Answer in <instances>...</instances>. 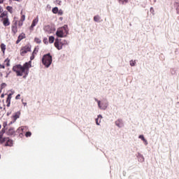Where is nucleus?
<instances>
[{
    "label": "nucleus",
    "mask_w": 179,
    "mask_h": 179,
    "mask_svg": "<svg viewBox=\"0 0 179 179\" xmlns=\"http://www.w3.org/2000/svg\"><path fill=\"white\" fill-rule=\"evenodd\" d=\"M30 68H31V61L25 62L22 66V64H16L13 66V72H15L17 76H23V73H24L23 78L26 79L29 75Z\"/></svg>",
    "instance_id": "f257e3e1"
},
{
    "label": "nucleus",
    "mask_w": 179,
    "mask_h": 179,
    "mask_svg": "<svg viewBox=\"0 0 179 179\" xmlns=\"http://www.w3.org/2000/svg\"><path fill=\"white\" fill-rule=\"evenodd\" d=\"M42 64L45 68H50L51 64H52V56L51 53H47L42 57Z\"/></svg>",
    "instance_id": "f03ea898"
},
{
    "label": "nucleus",
    "mask_w": 179,
    "mask_h": 179,
    "mask_svg": "<svg viewBox=\"0 0 179 179\" xmlns=\"http://www.w3.org/2000/svg\"><path fill=\"white\" fill-rule=\"evenodd\" d=\"M64 45H68V41H62L59 38H56L55 40V47L57 48V50H62V47H64Z\"/></svg>",
    "instance_id": "7ed1b4c3"
},
{
    "label": "nucleus",
    "mask_w": 179,
    "mask_h": 179,
    "mask_svg": "<svg viewBox=\"0 0 179 179\" xmlns=\"http://www.w3.org/2000/svg\"><path fill=\"white\" fill-rule=\"evenodd\" d=\"M30 51H31V45H26L21 48L20 55L24 57V54H27V52H30Z\"/></svg>",
    "instance_id": "20e7f679"
},
{
    "label": "nucleus",
    "mask_w": 179,
    "mask_h": 179,
    "mask_svg": "<svg viewBox=\"0 0 179 179\" xmlns=\"http://www.w3.org/2000/svg\"><path fill=\"white\" fill-rule=\"evenodd\" d=\"M43 30L48 34H51L55 31V27L52 25H46L44 27Z\"/></svg>",
    "instance_id": "39448f33"
},
{
    "label": "nucleus",
    "mask_w": 179,
    "mask_h": 179,
    "mask_svg": "<svg viewBox=\"0 0 179 179\" xmlns=\"http://www.w3.org/2000/svg\"><path fill=\"white\" fill-rule=\"evenodd\" d=\"M98 107L100 108V110H107V108L108 107V101H98Z\"/></svg>",
    "instance_id": "423d86ee"
},
{
    "label": "nucleus",
    "mask_w": 179,
    "mask_h": 179,
    "mask_svg": "<svg viewBox=\"0 0 179 179\" xmlns=\"http://www.w3.org/2000/svg\"><path fill=\"white\" fill-rule=\"evenodd\" d=\"M56 36H57L60 38H63V37H66L68 36V34H66L64 31V30H62V29L59 28V29H57V30L56 31Z\"/></svg>",
    "instance_id": "0eeeda50"
},
{
    "label": "nucleus",
    "mask_w": 179,
    "mask_h": 179,
    "mask_svg": "<svg viewBox=\"0 0 179 179\" xmlns=\"http://www.w3.org/2000/svg\"><path fill=\"white\" fill-rule=\"evenodd\" d=\"M6 143L4 144V146L6 147H9V148H12L13 146V140H12L9 137H6Z\"/></svg>",
    "instance_id": "6e6552de"
},
{
    "label": "nucleus",
    "mask_w": 179,
    "mask_h": 179,
    "mask_svg": "<svg viewBox=\"0 0 179 179\" xmlns=\"http://www.w3.org/2000/svg\"><path fill=\"white\" fill-rule=\"evenodd\" d=\"M115 124L117 128H124V121H122V119H117Z\"/></svg>",
    "instance_id": "1a4fd4ad"
},
{
    "label": "nucleus",
    "mask_w": 179,
    "mask_h": 179,
    "mask_svg": "<svg viewBox=\"0 0 179 179\" xmlns=\"http://www.w3.org/2000/svg\"><path fill=\"white\" fill-rule=\"evenodd\" d=\"M38 23V17L33 20L32 23L29 27V30H33V29H34L35 26H36Z\"/></svg>",
    "instance_id": "9d476101"
},
{
    "label": "nucleus",
    "mask_w": 179,
    "mask_h": 179,
    "mask_svg": "<svg viewBox=\"0 0 179 179\" xmlns=\"http://www.w3.org/2000/svg\"><path fill=\"white\" fill-rule=\"evenodd\" d=\"M12 93L8 94L6 99V103H7V107H10V100H12Z\"/></svg>",
    "instance_id": "9b49d317"
},
{
    "label": "nucleus",
    "mask_w": 179,
    "mask_h": 179,
    "mask_svg": "<svg viewBox=\"0 0 179 179\" xmlns=\"http://www.w3.org/2000/svg\"><path fill=\"white\" fill-rule=\"evenodd\" d=\"M23 38H26V34H24V33H22L18 36L17 40L16 41V44H19V42L22 41Z\"/></svg>",
    "instance_id": "f8f14e48"
},
{
    "label": "nucleus",
    "mask_w": 179,
    "mask_h": 179,
    "mask_svg": "<svg viewBox=\"0 0 179 179\" xmlns=\"http://www.w3.org/2000/svg\"><path fill=\"white\" fill-rule=\"evenodd\" d=\"M15 128L10 127L6 132V134L8 136H12V135H15Z\"/></svg>",
    "instance_id": "ddd939ff"
},
{
    "label": "nucleus",
    "mask_w": 179,
    "mask_h": 179,
    "mask_svg": "<svg viewBox=\"0 0 179 179\" xmlns=\"http://www.w3.org/2000/svg\"><path fill=\"white\" fill-rule=\"evenodd\" d=\"M3 24L6 27L10 24V22H9V18L8 17L3 19Z\"/></svg>",
    "instance_id": "4468645a"
},
{
    "label": "nucleus",
    "mask_w": 179,
    "mask_h": 179,
    "mask_svg": "<svg viewBox=\"0 0 179 179\" xmlns=\"http://www.w3.org/2000/svg\"><path fill=\"white\" fill-rule=\"evenodd\" d=\"M13 118L14 120V122H16V120H17V118H20V111L15 113L13 115Z\"/></svg>",
    "instance_id": "2eb2a0df"
},
{
    "label": "nucleus",
    "mask_w": 179,
    "mask_h": 179,
    "mask_svg": "<svg viewBox=\"0 0 179 179\" xmlns=\"http://www.w3.org/2000/svg\"><path fill=\"white\" fill-rule=\"evenodd\" d=\"M137 157L138 159V162H141V163L145 162V157H143V155L142 154L138 153Z\"/></svg>",
    "instance_id": "dca6fc26"
},
{
    "label": "nucleus",
    "mask_w": 179,
    "mask_h": 179,
    "mask_svg": "<svg viewBox=\"0 0 179 179\" xmlns=\"http://www.w3.org/2000/svg\"><path fill=\"white\" fill-rule=\"evenodd\" d=\"M60 29H62L63 31L65 32L66 34H69V30L68 29V26L66 24L62 27Z\"/></svg>",
    "instance_id": "f3484780"
},
{
    "label": "nucleus",
    "mask_w": 179,
    "mask_h": 179,
    "mask_svg": "<svg viewBox=\"0 0 179 179\" xmlns=\"http://www.w3.org/2000/svg\"><path fill=\"white\" fill-rule=\"evenodd\" d=\"M0 47H1V50L3 54H5V50H6V45H5L4 43H1L0 45Z\"/></svg>",
    "instance_id": "a211bd4d"
},
{
    "label": "nucleus",
    "mask_w": 179,
    "mask_h": 179,
    "mask_svg": "<svg viewBox=\"0 0 179 179\" xmlns=\"http://www.w3.org/2000/svg\"><path fill=\"white\" fill-rule=\"evenodd\" d=\"M5 16H8V11H3V13H1V14L0 15V18L5 19Z\"/></svg>",
    "instance_id": "6ab92c4d"
},
{
    "label": "nucleus",
    "mask_w": 179,
    "mask_h": 179,
    "mask_svg": "<svg viewBox=\"0 0 179 179\" xmlns=\"http://www.w3.org/2000/svg\"><path fill=\"white\" fill-rule=\"evenodd\" d=\"M100 19H101V17H100V15H95L94 17V20L96 22V23H99L100 22Z\"/></svg>",
    "instance_id": "aec40b11"
},
{
    "label": "nucleus",
    "mask_w": 179,
    "mask_h": 179,
    "mask_svg": "<svg viewBox=\"0 0 179 179\" xmlns=\"http://www.w3.org/2000/svg\"><path fill=\"white\" fill-rule=\"evenodd\" d=\"M12 32L13 34H16L17 33V26H12Z\"/></svg>",
    "instance_id": "412c9836"
},
{
    "label": "nucleus",
    "mask_w": 179,
    "mask_h": 179,
    "mask_svg": "<svg viewBox=\"0 0 179 179\" xmlns=\"http://www.w3.org/2000/svg\"><path fill=\"white\" fill-rule=\"evenodd\" d=\"M55 41V38L53 36H49V43L52 44Z\"/></svg>",
    "instance_id": "4be33fe9"
},
{
    "label": "nucleus",
    "mask_w": 179,
    "mask_h": 179,
    "mask_svg": "<svg viewBox=\"0 0 179 179\" xmlns=\"http://www.w3.org/2000/svg\"><path fill=\"white\" fill-rule=\"evenodd\" d=\"M119 3L127 5V3H128V0H119Z\"/></svg>",
    "instance_id": "5701e85b"
},
{
    "label": "nucleus",
    "mask_w": 179,
    "mask_h": 179,
    "mask_svg": "<svg viewBox=\"0 0 179 179\" xmlns=\"http://www.w3.org/2000/svg\"><path fill=\"white\" fill-rule=\"evenodd\" d=\"M6 86H8V85L5 83H2L1 85H0V88H1V90H3V89H5V87H6Z\"/></svg>",
    "instance_id": "b1692460"
},
{
    "label": "nucleus",
    "mask_w": 179,
    "mask_h": 179,
    "mask_svg": "<svg viewBox=\"0 0 179 179\" xmlns=\"http://www.w3.org/2000/svg\"><path fill=\"white\" fill-rule=\"evenodd\" d=\"M58 7H54L52 9V13H55V14H57L58 13Z\"/></svg>",
    "instance_id": "393cba45"
},
{
    "label": "nucleus",
    "mask_w": 179,
    "mask_h": 179,
    "mask_svg": "<svg viewBox=\"0 0 179 179\" xmlns=\"http://www.w3.org/2000/svg\"><path fill=\"white\" fill-rule=\"evenodd\" d=\"M13 8H12V6H8L6 7V10H8V12H9L10 13H12Z\"/></svg>",
    "instance_id": "a878e982"
},
{
    "label": "nucleus",
    "mask_w": 179,
    "mask_h": 179,
    "mask_svg": "<svg viewBox=\"0 0 179 179\" xmlns=\"http://www.w3.org/2000/svg\"><path fill=\"white\" fill-rule=\"evenodd\" d=\"M4 62H7L6 66H10V60L9 59V58L6 59Z\"/></svg>",
    "instance_id": "bb28decb"
},
{
    "label": "nucleus",
    "mask_w": 179,
    "mask_h": 179,
    "mask_svg": "<svg viewBox=\"0 0 179 179\" xmlns=\"http://www.w3.org/2000/svg\"><path fill=\"white\" fill-rule=\"evenodd\" d=\"M129 64H130V66H135V64H136V61L130 60Z\"/></svg>",
    "instance_id": "cd10ccee"
},
{
    "label": "nucleus",
    "mask_w": 179,
    "mask_h": 179,
    "mask_svg": "<svg viewBox=\"0 0 179 179\" xmlns=\"http://www.w3.org/2000/svg\"><path fill=\"white\" fill-rule=\"evenodd\" d=\"M170 72L171 75H176L177 73V70H176V69H171Z\"/></svg>",
    "instance_id": "c85d7f7f"
},
{
    "label": "nucleus",
    "mask_w": 179,
    "mask_h": 179,
    "mask_svg": "<svg viewBox=\"0 0 179 179\" xmlns=\"http://www.w3.org/2000/svg\"><path fill=\"white\" fill-rule=\"evenodd\" d=\"M175 6L176 7V13L179 15V3H176Z\"/></svg>",
    "instance_id": "c756f323"
},
{
    "label": "nucleus",
    "mask_w": 179,
    "mask_h": 179,
    "mask_svg": "<svg viewBox=\"0 0 179 179\" xmlns=\"http://www.w3.org/2000/svg\"><path fill=\"white\" fill-rule=\"evenodd\" d=\"M6 137H3L0 139V143H5V142H6Z\"/></svg>",
    "instance_id": "7c9ffc66"
},
{
    "label": "nucleus",
    "mask_w": 179,
    "mask_h": 179,
    "mask_svg": "<svg viewBox=\"0 0 179 179\" xmlns=\"http://www.w3.org/2000/svg\"><path fill=\"white\" fill-rule=\"evenodd\" d=\"M34 41H35V43H36L37 44L41 43V39L38 38H34Z\"/></svg>",
    "instance_id": "2f4dec72"
},
{
    "label": "nucleus",
    "mask_w": 179,
    "mask_h": 179,
    "mask_svg": "<svg viewBox=\"0 0 179 179\" xmlns=\"http://www.w3.org/2000/svg\"><path fill=\"white\" fill-rule=\"evenodd\" d=\"M25 136L27 138H29V137L31 136V133L30 131H27L26 134H25Z\"/></svg>",
    "instance_id": "473e14b6"
},
{
    "label": "nucleus",
    "mask_w": 179,
    "mask_h": 179,
    "mask_svg": "<svg viewBox=\"0 0 179 179\" xmlns=\"http://www.w3.org/2000/svg\"><path fill=\"white\" fill-rule=\"evenodd\" d=\"M57 13L59 16H62V15H64V11L62 9H60L58 10Z\"/></svg>",
    "instance_id": "72a5a7b5"
},
{
    "label": "nucleus",
    "mask_w": 179,
    "mask_h": 179,
    "mask_svg": "<svg viewBox=\"0 0 179 179\" xmlns=\"http://www.w3.org/2000/svg\"><path fill=\"white\" fill-rule=\"evenodd\" d=\"M43 43H44V44H48V38H43Z\"/></svg>",
    "instance_id": "f704fd0d"
},
{
    "label": "nucleus",
    "mask_w": 179,
    "mask_h": 179,
    "mask_svg": "<svg viewBox=\"0 0 179 179\" xmlns=\"http://www.w3.org/2000/svg\"><path fill=\"white\" fill-rule=\"evenodd\" d=\"M6 129H8V128H5V127H3L1 130V131L0 132H2L3 134H5V132H6Z\"/></svg>",
    "instance_id": "c9c22d12"
},
{
    "label": "nucleus",
    "mask_w": 179,
    "mask_h": 179,
    "mask_svg": "<svg viewBox=\"0 0 179 179\" xmlns=\"http://www.w3.org/2000/svg\"><path fill=\"white\" fill-rule=\"evenodd\" d=\"M24 20H26V15H23L21 17V21L24 22Z\"/></svg>",
    "instance_id": "e433bc0d"
},
{
    "label": "nucleus",
    "mask_w": 179,
    "mask_h": 179,
    "mask_svg": "<svg viewBox=\"0 0 179 179\" xmlns=\"http://www.w3.org/2000/svg\"><path fill=\"white\" fill-rule=\"evenodd\" d=\"M144 138H145V136L141 134V135L138 136V139H141V141H142Z\"/></svg>",
    "instance_id": "4c0bfd02"
},
{
    "label": "nucleus",
    "mask_w": 179,
    "mask_h": 179,
    "mask_svg": "<svg viewBox=\"0 0 179 179\" xmlns=\"http://www.w3.org/2000/svg\"><path fill=\"white\" fill-rule=\"evenodd\" d=\"M3 128H6V127H8V122H4L3 123Z\"/></svg>",
    "instance_id": "58836bf2"
},
{
    "label": "nucleus",
    "mask_w": 179,
    "mask_h": 179,
    "mask_svg": "<svg viewBox=\"0 0 179 179\" xmlns=\"http://www.w3.org/2000/svg\"><path fill=\"white\" fill-rule=\"evenodd\" d=\"M33 59H34V55L32 54V55L30 57V61L31 62V61H33Z\"/></svg>",
    "instance_id": "ea45409f"
},
{
    "label": "nucleus",
    "mask_w": 179,
    "mask_h": 179,
    "mask_svg": "<svg viewBox=\"0 0 179 179\" xmlns=\"http://www.w3.org/2000/svg\"><path fill=\"white\" fill-rule=\"evenodd\" d=\"M20 99V94H18L16 96H15V100H19Z\"/></svg>",
    "instance_id": "a19ab883"
},
{
    "label": "nucleus",
    "mask_w": 179,
    "mask_h": 179,
    "mask_svg": "<svg viewBox=\"0 0 179 179\" xmlns=\"http://www.w3.org/2000/svg\"><path fill=\"white\" fill-rule=\"evenodd\" d=\"M95 121H96V125H100V122H99V119H98V117L96 118Z\"/></svg>",
    "instance_id": "79ce46f5"
},
{
    "label": "nucleus",
    "mask_w": 179,
    "mask_h": 179,
    "mask_svg": "<svg viewBox=\"0 0 179 179\" xmlns=\"http://www.w3.org/2000/svg\"><path fill=\"white\" fill-rule=\"evenodd\" d=\"M0 69H5V65L0 64Z\"/></svg>",
    "instance_id": "37998d69"
},
{
    "label": "nucleus",
    "mask_w": 179,
    "mask_h": 179,
    "mask_svg": "<svg viewBox=\"0 0 179 179\" xmlns=\"http://www.w3.org/2000/svg\"><path fill=\"white\" fill-rule=\"evenodd\" d=\"M18 26H20V27H22V26H23V22H19V23H18Z\"/></svg>",
    "instance_id": "c03bdc74"
},
{
    "label": "nucleus",
    "mask_w": 179,
    "mask_h": 179,
    "mask_svg": "<svg viewBox=\"0 0 179 179\" xmlns=\"http://www.w3.org/2000/svg\"><path fill=\"white\" fill-rule=\"evenodd\" d=\"M3 12V8L2 6H0V13H2Z\"/></svg>",
    "instance_id": "a18cd8bd"
},
{
    "label": "nucleus",
    "mask_w": 179,
    "mask_h": 179,
    "mask_svg": "<svg viewBox=\"0 0 179 179\" xmlns=\"http://www.w3.org/2000/svg\"><path fill=\"white\" fill-rule=\"evenodd\" d=\"M9 75H10V71H9L8 73H6V76H5V78H8Z\"/></svg>",
    "instance_id": "49530a36"
},
{
    "label": "nucleus",
    "mask_w": 179,
    "mask_h": 179,
    "mask_svg": "<svg viewBox=\"0 0 179 179\" xmlns=\"http://www.w3.org/2000/svg\"><path fill=\"white\" fill-rule=\"evenodd\" d=\"M61 2H62V1H59V0H57V1H56V3H58V5H61Z\"/></svg>",
    "instance_id": "de8ad7c7"
},
{
    "label": "nucleus",
    "mask_w": 179,
    "mask_h": 179,
    "mask_svg": "<svg viewBox=\"0 0 179 179\" xmlns=\"http://www.w3.org/2000/svg\"><path fill=\"white\" fill-rule=\"evenodd\" d=\"M148 140H145V141H144V145H145V146H148Z\"/></svg>",
    "instance_id": "09e8293b"
},
{
    "label": "nucleus",
    "mask_w": 179,
    "mask_h": 179,
    "mask_svg": "<svg viewBox=\"0 0 179 179\" xmlns=\"http://www.w3.org/2000/svg\"><path fill=\"white\" fill-rule=\"evenodd\" d=\"M97 118H98V119H99V118H101H101H103V116H102L101 115H98V117H97Z\"/></svg>",
    "instance_id": "8fccbe9b"
},
{
    "label": "nucleus",
    "mask_w": 179,
    "mask_h": 179,
    "mask_svg": "<svg viewBox=\"0 0 179 179\" xmlns=\"http://www.w3.org/2000/svg\"><path fill=\"white\" fill-rule=\"evenodd\" d=\"M3 134H5V133H2V131H0V136L3 137Z\"/></svg>",
    "instance_id": "3c124183"
},
{
    "label": "nucleus",
    "mask_w": 179,
    "mask_h": 179,
    "mask_svg": "<svg viewBox=\"0 0 179 179\" xmlns=\"http://www.w3.org/2000/svg\"><path fill=\"white\" fill-rule=\"evenodd\" d=\"M1 99H3V97H5V94H1Z\"/></svg>",
    "instance_id": "603ef678"
},
{
    "label": "nucleus",
    "mask_w": 179,
    "mask_h": 179,
    "mask_svg": "<svg viewBox=\"0 0 179 179\" xmlns=\"http://www.w3.org/2000/svg\"><path fill=\"white\" fill-rule=\"evenodd\" d=\"M95 101H96V103H99V101H99V99H97L96 98L94 99Z\"/></svg>",
    "instance_id": "864d4df0"
},
{
    "label": "nucleus",
    "mask_w": 179,
    "mask_h": 179,
    "mask_svg": "<svg viewBox=\"0 0 179 179\" xmlns=\"http://www.w3.org/2000/svg\"><path fill=\"white\" fill-rule=\"evenodd\" d=\"M15 122H14V120L12 122H10L9 124H8V125H12V124H13Z\"/></svg>",
    "instance_id": "5fc2aeb1"
},
{
    "label": "nucleus",
    "mask_w": 179,
    "mask_h": 179,
    "mask_svg": "<svg viewBox=\"0 0 179 179\" xmlns=\"http://www.w3.org/2000/svg\"><path fill=\"white\" fill-rule=\"evenodd\" d=\"M13 26H17V21H16L15 23H14V25Z\"/></svg>",
    "instance_id": "6e6d98bb"
},
{
    "label": "nucleus",
    "mask_w": 179,
    "mask_h": 179,
    "mask_svg": "<svg viewBox=\"0 0 179 179\" xmlns=\"http://www.w3.org/2000/svg\"><path fill=\"white\" fill-rule=\"evenodd\" d=\"M22 104H23V106H27V103H26V102H23Z\"/></svg>",
    "instance_id": "4d7b16f0"
},
{
    "label": "nucleus",
    "mask_w": 179,
    "mask_h": 179,
    "mask_svg": "<svg viewBox=\"0 0 179 179\" xmlns=\"http://www.w3.org/2000/svg\"><path fill=\"white\" fill-rule=\"evenodd\" d=\"M10 115V112L7 113V116L9 117Z\"/></svg>",
    "instance_id": "13d9d810"
},
{
    "label": "nucleus",
    "mask_w": 179,
    "mask_h": 179,
    "mask_svg": "<svg viewBox=\"0 0 179 179\" xmlns=\"http://www.w3.org/2000/svg\"><path fill=\"white\" fill-rule=\"evenodd\" d=\"M153 10H153V7H151V8H150V12H153Z\"/></svg>",
    "instance_id": "bf43d9fd"
},
{
    "label": "nucleus",
    "mask_w": 179,
    "mask_h": 179,
    "mask_svg": "<svg viewBox=\"0 0 179 179\" xmlns=\"http://www.w3.org/2000/svg\"><path fill=\"white\" fill-rule=\"evenodd\" d=\"M3 1L5 0H0V3H3Z\"/></svg>",
    "instance_id": "052dcab7"
},
{
    "label": "nucleus",
    "mask_w": 179,
    "mask_h": 179,
    "mask_svg": "<svg viewBox=\"0 0 179 179\" xmlns=\"http://www.w3.org/2000/svg\"><path fill=\"white\" fill-rule=\"evenodd\" d=\"M0 76L2 78V76H3V74H2V73H0Z\"/></svg>",
    "instance_id": "680f3d73"
},
{
    "label": "nucleus",
    "mask_w": 179,
    "mask_h": 179,
    "mask_svg": "<svg viewBox=\"0 0 179 179\" xmlns=\"http://www.w3.org/2000/svg\"><path fill=\"white\" fill-rule=\"evenodd\" d=\"M34 52H36V48L34 49V50L33 51V55H34Z\"/></svg>",
    "instance_id": "e2e57ef3"
},
{
    "label": "nucleus",
    "mask_w": 179,
    "mask_h": 179,
    "mask_svg": "<svg viewBox=\"0 0 179 179\" xmlns=\"http://www.w3.org/2000/svg\"><path fill=\"white\" fill-rule=\"evenodd\" d=\"M13 1H16L17 2H20V0H13Z\"/></svg>",
    "instance_id": "0e129e2a"
},
{
    "label": "nucleus",
    "mask_w": 179,
    "mask_h": 179,
    "mask_svg": "<svg viewBox=\"0 0 179 179\" xmlns=\"http://www.w3.org/2000/svg\"><path fill=\"white\" fill-rule=\"evenodd\" d=\"M143 142H145L146 140L145 139V138L142 140Z\"/></svg>",
    "instance_id": "69168bd1"
},
{
    "label": "nucleus",
    "mask_w": 179,
    "mask_h": 179,
    "mask_svg": "<svg viewBox=\"0 0 179 179\" xmlns=\"http://www.w3.org/2000/svg\"><path fill=\"white\" fill-rule=\"evenodd\" d=\"M143 142H145L146 140L145 139V138L142 140Z\"/></svg>",
    "instance_id": "338daca9"
},
{
    "label": "nucleus",
    "mask_w": 179,
    "mask_h": 179,
    "mask_svg": "<svg viewBox=\"0 0 179 179\" xmlns=\"http://www.w3.org/2000/svg\"><path fill=\"white\" fill-rule=\"evenodd\" d=\"M3 137L2 136H0V140L2 139Z\"/></svg>",
    "instance_id": "774afa93"
}]
</instances>
